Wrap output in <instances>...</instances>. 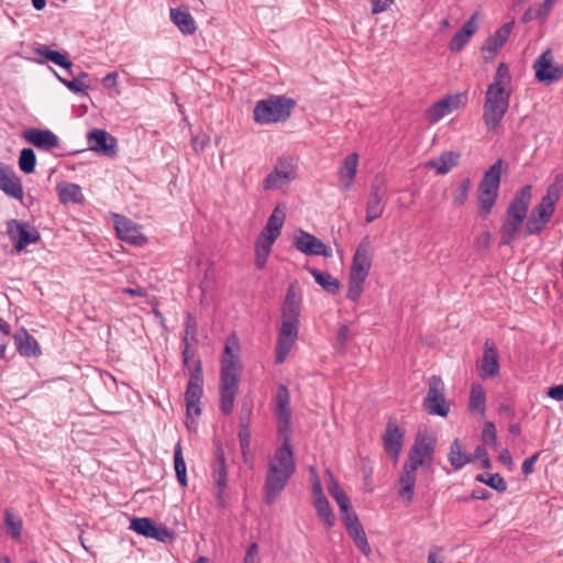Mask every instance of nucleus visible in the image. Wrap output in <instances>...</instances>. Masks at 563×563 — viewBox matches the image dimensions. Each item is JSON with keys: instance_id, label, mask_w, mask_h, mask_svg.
Masks as SVG:
<instances>
[{"instance_id": "a878e982", "label": "nucleus", "mask_w": 563, "mask_h": 563, "mask_svg": "<svg viewBox=\"0 0 563 563\" xmlns=\"http://www.w3.org/2000/svg\"><path fill=\"white\" fill-rule=\"evenodd\" d=\"M302 292L298 280H292L287 288V292L282 307V317L299 318L301 310Z\"/></svg>"}, {"instance_id": "c85d7f7f", "label": "nucleus", "mask_w": 563, "mask_h": 563, "mask_svg": "<svg viewBox=\"0 0 563 563\" xmlns=\"http://www.w3.org/2000/svg\"><path fill=\"white\" fill-rule=\"evenodd\" d=\"M56 78L63 82L73 93L78 96H87V91L90 88V80L88 79L87 73H78L77 76L74 73H54Z\"/></svg>"}, {"instance_id": "f257e3e1", "label": "nucleus", "mask_w": 563, "mask_h": 563, "mask_svg": "<svg viewBox=\"0 0 563 563\" xmlns=\"http://www.w3.org/2000/svg\"><path fill=\"white\" fill-rule=\"evenodd\" d=\"M296 467L290 439L286 434L282 444L276 448L273 455L268 459L264 483V500L267 505L276 501L295 474Z\"/></svg>"}, {"instance_id": "1a4fd4ad", "label": "nucleus", "mask_w": 563, "mask_h": 563, "mask_svg": "<svg viewBox=\"0 0 563 563\" xmlns=\"http://www.w3.org/2000/svg\"><path fill=\"white\" fill-rule=\"evenodd\" d=\"M296 178V166L291 157L282 156L263 181L265 190H278Z\"/></svg>"}, {"instance_id": "de8ad7c7", "label": "nucleus", "mask_w": 563, "mask_h": 563, "mask_svg": "<svg viewBox=\"0 0 563 563\" xmlns=\"http://www.w3.org/2000/svg\"><path fill=\"white\" fill-rule=\"evenodd\" d=\"M4 525L11 538L19 539L21 537L23 528L22 518L14 515L10 509H5L4 511Z\"/></svg>"}, {"instance_id": "37998d69", "label": "nucleus", "mask_w": 563, "mask_h": 563, "mask_svg": "<svg viewBox=\"0 0 563 563\" xmlns=\"http://www.w3.org/2000/svg\"><path fill=\"white\" fill-rule=\"evenodd\" d=\"M485 391L482 385L473 384L470 393L468 408L472 412H478L481 416L485 415Z\"/></svg>"}, {"instance_id": "4be33fe9", "label": "nucleus", "mask_w": 563, "mask_h": 563, "mask_svg": "<svg viewBox=\"0 0 563 563\" xmlns=\"http://www.w3.org/2000/svg\"><path fill=\"white\" fill-rule=\"evenodd\" d=\"M275 404H276V417L279 422V433H285L289 431L290 426V396L287 387L285 385H279L275 395Z\"/></svg>"}, {"instance_id": "423d86ee", "label": "nucleus", "mask_w": 563, "mask_h": 563, "mask_svg": "<svg viewBox=\"0 0 563 563\" xmlns=\"http://www.w3.org/2000/svg\"><path fill=\"white\" fill-rule=\"evenodd\" d=\"M298 333L299 318L282 317L275 349V362L277 364H282L286 360L298 339Z\"/></svg>"}, {"instance_id": "c03bdc74", "label": "nucleus", "mask_w": 563, "mask_h": 563, "mask_svg": "<svg viewBox=\"0 0 563 563\" xmlns=\"http://www.w3.org/2000/svg\"><path fill=\"white\" fill-rule=\"evenodd\" d=\"M328 489L330 495L334 498L335 503L338 504L340 511L343 514V516L347 514H355L352 510L349 497L336 482H331Z\"/></svg>"}, {"instance_id": "72a5a7b5", "label": "nucleus", "mask_w": 563, "mask_h": 563, "mask_svg": "<svg viewBox=\"0 0 563 563\" xmlns=\"http://www.w3.org/2000/svg\"><path fill=\"white\" fill-rule=\"evenodd\" d=\"M477 12H475L470 20H467L462 29L456 32L450 42V49L453 52L461 51L465 44L470 41L471 36L477 31L476 23Z\"/></svg>"}, {"instance_id": "864d4df0", "label": "nucleus", "mask_w": 563, "mask_h": 563, "mask_svg": "<svg viewBox=\"0 0 563 563\" xmlns=\"http://www.w3.org/2000/svg\"><path fill=\"white\" fill-rule=\"evenodd\" d=\"M553 54L549 48L544 51L532 64V70H561L559 67H552Z\"/></svg>"}, {"instance_id": "8fccbe9b", "label": "nucleus", "mask_w": 563, "mask_h": 563, "mask_svg": "<svg viewBox=\"0 0 563 563\" xmlns=\"http://www.w3.org/2000/svg\"><path fill=\"white\" fill-rule=\"evenodd\" d=\"M239 441L241 446V453L243 456V461L246 464H252V454H251V433L246 426L241 424L239 430Z\"/></svg>"}, {"instance_id": "39448f33", "label": "nucleus", "mask_w": 563, "mask_h": 563, "mask_svg": "<svg viewBox=\"0 0 563 563\" xmlns=\"http://www.w3.org/2000/svg\"><path fill=\"white\" fill-rule=\"evenodd\" d=\"M295 102L291 99L273 96L261 100L254 108V120L260 124H271L289 118Z\"/></svg>"}, {"instance_id": "9b49d317", "label": "nucleus", "mask_w": 563, "mask_h": 563, "mask_svg": "<svg viewBox=\"0 0 563 563\" xmlns=\"http://www.w3.org/2000/svg\"><path fill=\"white\" fill-rule=\"evenodd\" d=\"M7 234L13 242L16 252H22L27 245L36 243L40 239V232L29 222L12 219L7 223Z\"/></svg>"}, {"instance_id": "5701e85b", "label": "nucleus", "mask_w": 563, "mask_h": 563, "mask_svg": "<svg viewBox=\"0 0 563 563\" xmlns=\"http://www.w3.org/2000/svg\"><path fill=\"white\" fill-rule=\"evenodd\" d=\"M0 190L18 200L24 196L21 179L12 167L3 163H0Z\"/></svg>"}, {"instance_id": "aec40b11", "label": "nucleus", "mask_w": 563, "mask_h": 563, "mask_svg": "<svg viewBox=\"0 0 563 563\" xmlns=\"http://www.w3.org/2000/svg\"><path fill=\"white\" fill-rule=\"evenodd\" d=\"M295 246L306 255H321L324 257L332 256V251L329 246L313 234L305 231H300V234L296 238Z\"/></svg>"}, {"instance_id": "7ed1b4c3", "label": "nucleus", "mask_w": 563, "mask_h": 563, "mask_svg": "<svg viewBox=\"0 0 563 563\" xmlns=\"http://www.w3.org/2000/svg\"><path fill=\"white\" fill-rule=\"evenodd\" d=\"M512 92L509 73H496L487 87L483 106V122L487 131H495L503 121L509 108Z\"/></svg>"}, {"instance_id": "680f3d73", "label": "nucleus", "mask_w": 563, "mask_h": 563, "mask_svg": "<svg viewBox=\"0 0 563 563\" xmlns=\"http://www.w3.org/2000/svg\"><path fill=\"white\" fill-rule=\"evenodd\" d=\"M562 74L563 73H536V77L540 82L549 86L559 81L562 77Z\"/></svg>"}, {"instance_id": "a19ab883", "label": "nucleus", "mask_w": 563, "mask_h": 563, "mask_svg": "<svg viewBox=\"0 0 563 563\" xmlns=\"http://www.w3.org/2000/svg\"><path fill=\"white\" fill-rule=\"evenodd\" d=\"M35 54L38 57L49 60L54 63L56 66L65 69H69L73 66V63L70 62L66 53L51 49L47 46H41L36 48Z\"/></svg>"}, {"instance_id": "79ce46f5", "label": "nucleus", "mask_w": 563, "mask_h": 563, "mask_svg": "<svg viewBox=\"0 0 563 563\" xmlns=\"http://www.w3.org/2000/svg\"><path fill=\"white\" fill-rule=\"evenodd\" d=\"M523 221L525 220L506 214V219L500 228L503 244L509 245L512 243Z\"/></svg>"}, {"instance_id": "4c0bfd02", "label": "nucleus", "mask_w": 563, "mask_h": 563, "mask_svg": "<svg viewBox=\"0 0 563 563\" xmlns=\"http://www.w3.org/2000/svg\"><path fill=\"white\" fill-rule=\"evenodd\" d=\"M59 201L67 203H81L84 195L79 185L74 183H65L57 186Z\"/></svg>"}, {"instance_id": "0eeeda50", "label": "nucleus", "mask_w": 563, "mask_h": 563, "mask_svg": "<svg viewBox=\"0 0 563 563\" xmlns=\"http://www.w3.org/2000/svg\"><path fill=\"white\" fill-rule=\"evenodd\" d=\"M444 383L440 376L433 375L429 378L428 393L423 399L424 410L432 416L446 417L450 412V405L444 396Z\"/></svg>"}, {"instance_id": "49530a36", "label": "nucleus", "mask_w": 563, "mask_h": 563, "mask_svg": "<svg viewBox=\"0 0 563 563\" xmlns=\"http://www.w3.org/2000/svg\"><path fill=\"white\" fill-rule=\"evenodd\" d=\"M174 468L176 472L177 481L183 486H187V467L183 455V449L178 442L174 449Z\"/></svg>"}, {"instance_id": "6ab92c4d", "label": "nucleus", "mask_w": 563, "mask_h": 563, "mask_svg": "<svg viewBox=\"0 0 563 563\" xmlns=\"http://www.w3.org/2000/svg\"><path fill=\"white\" fill-rule=\"evenodd\" d=\"M89 150L108 157L117 155V140L107 131L93 129L87 134Z\"/></svg>"}, {"instance_id": "ea45409f", "label": "nucleus", "mask_w": 563, "mask_h": 563, "mask_svg": "<svg viewBox=\"0 0 563 563\" xmlns=\"http://www.w3.org/2000/svg\"><path fill=\"white\" fill-rule=\"evenodd\" d=\"M448 460L454 471H459L466 464L472 462L471 455L463 451L462 444L459 441V439H455L451 443L450 451L448 453Z\"/></svg>"}, {"instance_id": "2f4dec72", "label": "nucleus", "mask_w": 563, "mask_h": 563, "mask_svg": "<svg viewBox=\"0 0 563 563\" xmlns=\"http://www.w3.org/2000/svg\"><path fill=\"white\" fill-rule=\"evenodd\" d=\"M461 154L449 151L441 153L438 157L431 158L426 166L433 168L439 175H446L452 168L457 166Z\"/></svg>"}, {"instance_id": "9d476101", "label": "nucleus", "mask_w": 563, "mask_h": 563, "mask_svg": "<svg viewBox=\"0 0 563 563\" xmlns=\"http://www.w3.org/2000/svg\"><path fill=\"white\" fill-rule=\"evenodd\" d=\"M466 103L467 95L465 92L449 95L427 109L426 119L429 123L434 124L452 112L465 107Z\"/></svg>"}, {"instance_id": "09e8293b", "label": "nucleus", "mask_w": 563, "mask_h": 563, "mask_svg": "<svg viewBox=\"0 0 563 563\" xmlns=\"http://www.w3.org/2000/svg\"><path fill=\"white\" fill-rule=\"evenodd\" d=\"M314 507L318 516L324 522V525L327 527H332L335 522V517L327 497H317L314 500Z\"/></svg>"}, {"instance_id": "f03ea898", "label": "nucleus", "mask_w": 563, "mask_h": 563, "mask_svg": "<svg viewBox=\"0 0 563 563\" xmlns=\"http://www.w3.org/2000/svg\"><path fill=\"white\" fill-rule=\"evenodd\" d=\"M240 343L233 333L225 342L220 371V410L223 415L232 412L239 390L241 364Z\"/></svg>"}, {"instance_id": "dca6fc26", "label": "nucleus", "mask_w": 563, "mask_h": 563, "mask_svg": "<svg viewBox=\"0 0 563 563\" xmlns=\"http://www.w3.org/2000/svg\"><path fill=\"white\" fill-rule=\"evenodd\" d=\"M130 527L136 533L161 542H168L174 539L173 532L166 526L156 525L150 518H134Z\"/></svg>"}, {"instance_id": "473e14b6", "label": "nucleus", "mask_w": 563, "mask_h": 563, "mask_svg": "<svg viewBox=\"0 0 563 563\" xmlns=\"http://www.w3.org/2000/svg\"><path fill=\"white\" fill-rule=\"evenodd\" d=\"M499 374L498 352L488 341L484 346V354L481 363V376L493 377Z\"/></svg>"}, {"instance_id": "20e7f679", "label": "nucleus", "mask_w": 563, "mask_h": 563, "mask_svg": "<svg viewBox=\"0 0 563 563\" xmlns=\"http://www.w3.org/2000/svg\"><path fill=\"white\" fill-rule=\"evenodd\" d=\"M503 159H497L484 174L477 189L479 216L485 218L496 203L501 179Z\"/></svg>"}, {"instance_id": "4d7b16f0", "label": "nucleus", "mask_w": 563, "mask_h": 563, "mask_svg": "<svg viewBox=\"0 0 563 563\" xmlns=\"http://www.w3.org/2000/svg\"><path fill=\"white\" fill-rule=\"evenodd\" d=\"M365 279H357L349 276L347 298L352 301H357L363 292V285Z\"/></svg>"}, {"instance_id": "f3484780", "label": "nucleus", "mask_w": 563, "mask_h": 563, "mask_svg": "<svg viewBox=\"0 0 563 563\" xmlns=\"http://www.w3.org/2000/svg\"><path fill=\"white\" fill-rule=\"evenodd\" d=\"M115 231L121 241L131 245L141 246L146 243V238L141 232V227L133 222L131 219L115 214Z\"/></svg>"}, {"instance_id": "6e6d98bb", "label": "nucleus", "mask_w": 563, "mask_h": 563, "mask_svg": "<svg viewBox=\"0 0 563 563\" xmlns=\"http://www.w3.org/2000/svg\"><path fill=\"white\" fill-rule=\"evenodd\" d=\"M197 329H198V324H197L196 318L192 316V313H187L186 322H185L184 343L197 342Z\"/></svg>"}, {"instance_id": "052dcab7", "label": "nucleus", "mask_w": 563, "mask_h": 563, "mask_svg": "<svg viewBox=\"0 0 563 563\" xmlns=\"http://www.w3.org/2000/svg\"><path fill=\"white\" fill-rule=\"evenodd\" d=\"M471 457L472 461L479 460L484 468H490V461L487 454V450L484 446L477 445Z\"/></svg>"}, {"instance_id": "cd10ccee", "label": "nucleus", "mask_w": 563, "mask_h": 563, "mask_svg": "<svg viewBox=\"0 0 563 563\" xmlns=\"http://www.w3.org/2000/svg\"><path fill=\"white\" fill-rule=\"evenodd\" d=\"M531 191V185L523 186L508 206L506 214L525 220L532 198Z\"/></svg>"}, {"instance_id": "7c9ffc66", "label": "nucleus", "mask_w": 563, "mask_h": 563, "mask_svg": "<svg viewBox=\"0 0 563 563\" xmlns=\"http://www.w3.org/2000/svg\"><path fill=\"white\" fill-rule=\"evenodd\" d=\"M417 470L418 468L405 463L398 479L400 486L398 489V495L407 503H411L413 499Z\"/></svg>"}, {"instance_id": "58836bf2", "label": "nucleus", "mask_w": 563, "mask_h": 563, "mask_svg": "<svg viewBox=\"0 0 563 563\" xmlns=\"http://www.w3.org/2000/svg\"><path fill=\"white\" fill-rule=\"evenodd\" d=\"M276 240L267 238L264 234H258L255 242V265L258 269L265 267L272 246Z\"/></svg>"}, {"instance_id": "c756f323", "label": "nucleus", "mask_w": 563, "mask_h": 563, "mask_svg": "<svg viewBox=\"0 0 563 563\" xmlns=\"http://www.w3.org/2000/svg\"><path fill=\"white\" fill-rule=\"evenodd\" d=\"M358 166V154H349L338 170V177L341 183V190L347 191L352 188Z\"/></svg>"}, {"instance_id": "393cba45", "label": "nucleus", "mask_w": 563, "mask_h": 563, "mask_svg": "<svg viewBox=\"0 0 563 563\" xmlns=\"http://www.w3.org/2000/svg\"><path fill=\"white\" fill-rule=\"evenodd\" d=\"M211 476L216 486V498L219 504L223 501L224 490L228 482L225 457L222 450H217L216 459L211 464Z\"/></svg>"}, {"instance_id": "6e6552de", "label": "nucleus", "mask_w": 563, "mask_h": 563, "mask_svg": "<svg viewBox=\"0 0 563 563\" xmlns=\"http://www.w3.org/2000/svg\"><path fill=\"white\" fill-rule=\"evenodd\" d=\"M203 376L200 360H196L194 371L185 391L187 419L201 415L200 399L203 393Z\"/></svg>"}, {"instance_id": "412c9836", "label": "nucleus", "mask_w": 563, "mask_h": 563, "mask_svg": "<svg viewBox=\"0 0 563 563\" xmlns=\"http://www.w3.org/2000/svg\"><path fill=\"white\" fill-rule=\"evenodd\" d=\"M514 27V22L503 24L493 35H490L482 47L483 57L485 60H493L498 51L505 45L510 36Z\"/></svg>"}, {"instance_id": "bf43d9fd", "label": "nucleus", "mask_w": 563, "mask_h": 563, "mask_svg": "<svg viewBox=\"0 0 563 563\" xmlns=\"http://www.w3.org/2000/svg\"><path fill=\"white\" fill-rule=\"evenodd\" d=\"M547 222L530 214L526 223V235L539 234Z\"/></svg>"}, {"instance_id": "774afa93", "label": "nucleus", "mask_w": 563, "mask_h": 563, "mask_svg": "<svg viewBox=\"0 0 563 563\" xmlns=\"http://www.w3.org/2000/svg\"><path fill=\"white\" fill-rule=\"evenodd\" d=\"M547 394L554 400L563 401V384L550 387Z\"/></svg>"}, {"instance_id": "338daca9", "label": "nucleus", "mask_w": 563, "mask_h": 563, "mask_svg": "<svg viewBox=\"0 0 563 563\" xmlns=\"http://www.w3.org/2000/svg\"><path fill=\"white\" fill-rule=\"evenodd\" d=\"M117 78L118 73H108L102 78V84L107 89H113L115 93H119V90L117 89Z\"/></svg>"}, {"instance_id": "e433bc0d", "label": "nucleus", "mask_w": 563, "mask_h": 563, "mask_svg": "<svg viewBox=\"0 0 563 563\" xmlns=\"http://www.w3.org/2000/svg\"><path fill=\"white\" fill-rule=\"evenodd\" d=\"M172 22L183 34H194L197 25L191 14L181 8H172L169 11Z\"/></svg>"}, {"instance_id": "ddd939ff", "label": "nucleus", "mask_w": 563, "mask_h": 563, "mask_svg": "<svg viewBox=\"0 0 563 563\" xmlns=\"http://www.w3.org/2000/svg\"><path fill=\"white\" fill-rule=\"evenodd\" d=\"M435 450V440L429 435L419 434L408 454L406 464L418 468L419 466H430L433 461Z\"/></svg>"}, {"instance_id": "4468645a", "label": "nucleus", "mask_w": 563, "mask_h": 563, "mask_svg": "<svg viewBox=\"0 0 563 563\" xmlns=\"http://www.w3.org/2000/svg\"><path fill=\"white\" fill-rule=\"evenodd\" d=\"M386 189L382 180L375 179L369 189L366 201V223H371L380 218L386 207Z\"/></svg>"}, {"instance_id": "f704fd0d", "label": "nucleus", "mask_w": 563, "mask_h": 563, "mask_svg": "<svg viewBox=\"0 0 563 563\" xmlns=\"http://www.w3.org/2000/svg\"><path fill=\"white\" fill-rule=\"evenodd\" d=\"M285 219H286V209L282 208L280 206H276L274 208L272 214L268 217V220L260 234H264L267 238L277 240L278 236L280 235L282 228L285 223Z\"/></svg>"}, {"instance_id": "603ef678", "label": "nucleus", "mask_w": 563, "mask_h": 563, "mask_svg": "<svg viewBox=\"0 0 563 563\" xmlns=\"http://www.w3.org/2000/svg\"><path fill=\"white\" fill-rule=\"evenodd\" d=\"M476 481L488 485L490 488L495 489L498 493H503L507 489V484L505 479L498 473L489 475L478 474L476 476Z\"/></svg>"}, {"instance_id": "c9c22d12", "label": "nucleus", "mask_w": 563, "mask_h": 563, "mask_svg": "<svg viewBox=\"0 0 563 563\" xmlns=\"http://www.w3.org/2000/svg\"><path fill=\"white\" fill-rule=\"evenodd\" d=\"M14 341L19 353L23 356H36L40 354V346L37 341L29 334V332L21 328L14 333Z\"/></svg>"}, {"instance_id": "2eb2a0df", "label": "nucleus", "mask_w": 563, "mask_h": 563, "mask_svg": "<svg viewBox=\"0 0 563 563\" xmlns=\"http://www.w3.org/2000/svg\"><path fill=\"white\" fill-rule=\"evenodd\" d=\"M372 266V249L367 238L363 239L354 253L350 277L365 279Z\"/></svg>"}, {"instance_id": "5fc2aeb1", "label": "nucleus", "mask_w": 563, "mask_h": 563, "mask_svg": "<svg viewBox=\"0 0 563 563\" xmlns=\"http://www.w3.org/2000/svg\"><path fill=\"white\" fill-rule=\"evenodd\" d=\"M470 189H471V180L468 178L463 179L460 183L456 190L453 192V205L455 207H461L467 201L468 195H470Z\"/></svg>"}, {"instance_id": "13d9d810", "label": "nucleus", "mask_w": 563, "mask_h": 563, "mask_svg": "<svg viewBox=\"0 0 563 563\" xmlns=\"http://www.w3.org/2000/svg\"><path fill=\"white\" fill-rule=\"evenodd\" d=\"M482 440L486 444H489L494 449L497 448V434L495 424L492 421H487L484 424L483 432H482Z\"/></svg>"}, {"instance_id": "a18cd8bd", "label": "nucleus", "mask_w": 563, "mask_h": 563, "mask_svg": "<svg viewBox=\"0 0 563 563\" xmlns=\"http://www.w3.org/2000/svg\"><path fill=\"white\" fill-rule=\"evenodd\" d=\"M310 274L313 276L316 283L328 292L336 294L339 291L340 283L331 274L327 272H320L316 268L311 269Z\"/></svg>"}, {"instance_id": "f8f14e48", "label": "nucleus", "mask_w": 563, "mask_h": 563, "mask_svg": "<svg viewBox=\"0 0 563 563\" xmlns=\"http://www.w3.org/2000/svg\"><path fill=\"white\" fill-rule=\"evenodd\" d=\"M562 190L563 175L560 174L556 175L554 183L548 187L545 196L542 198L541 202L532 209L531 214L548 223L554 213L555 205L561 197Z\"/></svg>"}, {"instance_id": "bb28decb", "label": "nucleus", "mask_w": 563, "mask_h": 563, "mask_svg": "<svg viewBox=\"0 0 563 563\" xmlns=\"http://www.w3.org/2000/svg\"><path fill=\"white\" fill-rule=\"evenodd\" d=\"M343 522L346 527V530L350 537L353 539L356 547L365 554L368 555L371 553V547L367 541V537L361 525L356 514H347L343 516Z\"/></svg>"}, {"instance_id": "b1692460", "label": "nucleus", "mask_w": 563, "mask_h": 563, "mask_svg": "<svg viewBox=\"0 0 563 563\" xmlns=\"http://www.w3.org/2000/svg\"><path fill=\"white\" fill-rule=\"evenodd\" d=\"M23 139L42 151H51L59 144L57 135L47 129L31 128L25 130Z\"/></svg>"}, {"instance_id": "0e129e2a", "label": "nucleus", "mask_w": 563, "mask_h": 563, "mask_svg": "<svg viewBox=\"0 0 563 563\" xmlns=\"http://www.w3.org/2000/svg\"><path fill=\"white\" fill-rule=\"evenodd\" d=\"M539 456H540V452L531 455L530 457H528L523 461L522 473L525 475H529V474L533 473V471H534L533 466H534L536 462L538 461Z\"/></svg>"}, {"instance_id": "3c124183", "label": "nucleus", "mask_w": 563, "mask_h": 563, "mask_svg": "<svg viewBox=\"0 0 563 563\" xmlns=\"http://www.w3.org/2000/svg\"><path fill=\"white\" fill-rule=\"evenodd\" d=\"M36 165V155L32 148H23L20 152L19 167L25 174L34 172Z\"/></svg>"}, {"instance_id": "69168bd1", "label": "nucleus", "mask_w": 563, "mask_h": 563, "mask_svg": "<svg viewBox=\"0 0 563 563\" xmlns=\"http://www.w3.org/2000/svg\"><path fill=\"white\" fill-rule=\"evenodd\" d=\"M428 563H444L441 548L434 545L430 549L428 554Z\"/></svg>"}, {"instance_id": "a211bd4d", "label": "nucleus", "mask_w": 563, "mask_h": 563, "mask_svg": "<svg viewBox=\"0 0 563 563\" xmlns=\"http://www.w3.org/2000/svg\"><path fill=\"white\" fill-rule=\"evenodd\" d=\"M404 439L405 431L399 428L396 420L389 419L383 435V444L386 453L395 463L398 462L404 445Z\"/></svg>"}, {"instance_id": "e2e57ef3", "label": "nucleus", "mask_w": 563, "mask_h": 563, "mask_svg": "<svg viewBox=\"0 0 563 563\" xmlns=\"http://www.w3.org/2000/svg\"><path fill=\"white\" fill-rule=\"evenodd\" d=\"M258 545L257 543H252L245 553L243 563H258Z\"/></svg>"}]
</instances>
